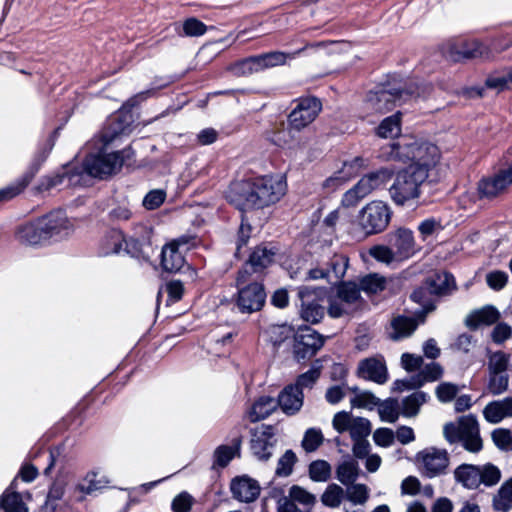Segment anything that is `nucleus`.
Listing matches in <instances>:
<instances>
[{
    "label": "nucleus",
    "mask_w": 512,
    "mask_h": 512,
    "mask_svg": "<svg viewBox=\"0 0 512 512\" xmlns=\"http://www.w3.org/2000/svg\"><path fill=\"white\" fill-rule=\"evenodd\" d=\"M360 474L358 463L353 459L341 462L336 468V478L343 485L353 484Z\"/></svg>",
    "instance_id": "58836bf2"
},
{
    "label": "nucleus",
    "mask_w": 512,
    "mask_h": 512,
    "mask_svg": "<svg viewBox=\"0 0 512 512\" xmlns=\"http://www.w3.org/2000/svg\"><path fill=\"white\" fill-rule=\"evenodd\" d=\"M430 87L420 88L416 83H411L405 89L399 90H379L371 92L368 95V106L377 113H386L391 111L397 105H402L412 99L424 96L426 90Z\"/></svg>",
    "instance_id": "20e7f679"
},
{
    "label": "nucleus",
    "mask_w": 512,
    "mask_h": 512,
    "mask_svg": "<svg viewBox=\"0 0 512 512\" xmlns=\"http://www.w3.org/2000/svg\"><path fill=\"white\" fill-rule=\"evenodd\" d=\"M509 377L505 373L489 374L488 390L492 395H500L508 388Z\"/></svg>",
    "instance_id": "e2e57ef3"
},
{
    "label": "nucleus",
    "mask_w": 512,
    "mask_h": 512,
    "mask_svg": "<svg viewBox=\"0 0 512 512\" xmlns=\"http://www.w3.org/2000/svg\"><path fill=\"white\" fill-rule=\"evenodd\" d=\"M429 395L423 391H416L402 400V414L405 417L416 416L420 407L426 403Z\"/></svg>",
    "instance_id": "79ce46f5"
},
{
    "label": "nucleus",
    "mask_w": 512,
    "mask_h": 512,
    "mask_svg": "<svg viewBox=\"0 0 512 512\" xmlns=\"http://www.w3.org/2000/svg\"><path fill=\"white\" fill-rule=\"evenodd\" d=\"M417 328L415 319L406 316H397L391 321L390 338L392 340H400L412 335Z\"/></svg>",
    "instance_id": "c9c22d12"
},
{
    "label": "nucleus",
    "mask_w": 512,
    "mask_h": 512,
    "mask_svg": "<svg viewBox=\"0 0 512 512\" xmlns=\"http://www.w3.org/2000/svg\"><path fill=\"white\" fill-rule=\"evenodd\" d=\"M124 241L125 237L120 230L111 229L101 239L99 246L100 255L109 256L118 254L122 249Z\"/></svg>",
    "instance_id": "72a5a7b5"
},
{
    "label": "nucleus",
    "mask_w": 512,
    "mask_h": 512,
    "mask_svg": "<svg viewBox=\"0 0 512 512\" xmlns=\"http://www.w3.org/2000/svg\"><path fill=\"white\" fill-rule=\"evenodd\" d=\"M276 251L274 246L268 244H260L255 247L246 264L239 270L236 282L240 285L253 280V274L262 273L264 269L273 263Z\"/></svg>",
    "instance_id": "6e6552de"
},
{
    "label": "nucleus",
    "mask_w": 512,
    "mask_h": 512,
    "mask_svg": "<svg viewBox=\"0 0 512 512\" xmlns=\"http://www.w3.org/2000/svg\"><path fill=\"white\" fill-rule=\"evenodd\" d=\"M326 46V42H317V43H311L306 44L303 48L298 49L291 53H285L281 51H271L267 53H263L260 55H256L260 71H263L265 69L274 68L277 66L285 65L287 60L295 59L297 56H299L303 51H305L308 48H317V47H324Z\"/></svg>",
    "instance_id": "6ab92c4d"
},
{
    "label": "nucleus",
    "mask_w": 512,
    "mask_h": 512,
    "mask_svg": "<svg viewBox=\"0 0 512 512\" xmlns=\"http://www.w3.org/2000/svg\"><path fill=\"white\" fill-rule=\"evenodd\" d=\"M386 279L376 273H371L359 279V291L362 290L368 294H376L385 289Z\"/></svg>",
    "instance_id": "3c124183"
},
{
    "label": "nucleus",
    "mask_w": 512,
    "mask_h": 512,
    "mask_svg": "<svg viewBox=\"0 0 512 512\" xmlns=\"http://www.w3.org/2000/svg\"><path fill=\"white\" fill-rule=\"evenodd\" d=\"M512 185V164L497 173L483 177L477 184V194L481 200H494L505 194Z\"/></svg>",
    "instance_id": "1a4fd4ad"
},
{
    "label": "nucleus",
    "mask_w": 512,
    "mask_h": 512,
    "mask_svg": "<svg viewBox=\"0 0 512 512\" xmlns=\"http://www.w3.org/2000/svg\"><path fill=\"white\" fill-rule=\"evenodd\" d=\"M1 512H28L22 496L18 492L5 491L0 497Z\"/></svg>",
    "instance_id": "37998d69"
},
{
    "label": "nucleus",
    "mask_w": 512,
    "mask_h": 512,
    "mask_svg": "<svg viewBox=\"0 0 512 512\" xmlns=\"http://www.w3.org/2000/svg\"><path fill=\"white\" fill-rule=\"evenodd\" d=\"M416 143V140H404L402 142H394L392 143L389 148L390 152L388 153V157L391 160H398V161H411L413 158V150L412 147H414V144Z\"/></svg>",
    "instance_id": "49530a36"
},
{
    "label": "nucleus",
    "mask_w": 512,
    "mask_h": 512,
    "mask_svg": "<svg viewBox=\"0 0 512 512\" xmlns=\"http://www.w3.org/2000/svg\"><path fill=\"white\" fill-rule=\"evenodd\" d=\"M392 214L393 212L387 203L374 200L360 210L358 223L366 235L378 234L388 227Z\"/></svg>",
    "instance_id": "423d86ee"
},
{
    "label": "nucleus",
    "mask_w": 512,
    "mask_h": 512,
    "mask_svg": "<svg viewBox=\"0 0 512 512\" xmlns=\"http://www.w3.org/2000/svg\"><path fill=\"white\" fill-rule=\"evenodd\" d=\"M378 413L382 421L395 423L400 415L398 401L391 398L383 402L380 400V404H378Z\"/></svg>",
    "instance_id": "603ef678"
},
{
    "label": "nucleus",
    "mask_w": 512,
    "mask_h": 512,
    "mask_svg": "<svg viewBox=\"0 0 512 512\" xmlns=\"http://www.w3.org/2000/svg\"><path fill=\"white\" fill-rule=\"evenodd\" d=\"M295 107L288 115L289 132H300L317 118L322 110V103L316 97H302L295 101Z\"/></svg>",
    "instance_id": "0eeeda50"
},
{
    "label": "nucleus",
    "mask_w": 512,
    "mask_h": 512,
    "mask_svg": "<svg viewBox=\"0 0 512 512\" xmlns=\"http://www.w3.org/2000/svg\"><path fill=\"white\" fill-rule=\"evenodd\" d=\"M401 132V112L385 118L377 128L378 136L382 138H393Z\"/></svg>",
    "instance_id": "09e8293b"
},
{
    "label": "nucleus",
    "mask_w": 512,
    "mask_h": 512,
    "mask_svg": "<svg viewBox=\"0 0 512 512\" xmlns=\"http://www.w3.org/2000/svg\"><path fill=\"white\" fill-rule=\"evenodd\" d=\"M493 507L500 512H508L512 508V478L501 485L493 498Z\"/></svg>",
    "instance_id": "c03bdc74"
},
{
    "label": "nucleus",
    "mask_w": 512,
    "mask_h": 512,
    "mask_svg": "<svg viewBox=\"0 0 512 512\" xmlns=\"http://www.w3.org/2000/svg\"><path fill=\"white\" fill-rule=\"evenodd\" d=\"M18 238L29 245H37L44 240L49 239L41 227L40 220L22 226L18 231Z\"/></svg>",
    "instance_id": "f704fd0d"
},
{
    "label": "nucleus",
    "mask_w": 512,
    "mask_h": 512,
    "mask_svg": "<svg viewBox=\"0 0 512 512\" xmlns=\"http://www.w3.org/2000/svg\"><path fill=\"white\" fill-rule=\"evenodd\" d=\"M309 476L315 482H325L331 476V465L325 460H316L309 465Z\"/></svg>",
    "instance_id": "864d4df0"
},
{
    "label": "nucleus",
    "mask_w": 512,
    "mask_h": 512,
    "mask_svg": "<svg viewBox=\"0 0 512 512\" xmlns=\"http://www.w3.org/2000/svg\"><path fill=\"white\" fill-rule=\"evenodd\" d=\"M66 488V481L64 479H56L49 487L46 501L41 507L42 512H55L58 507V502L62 499Z\"/></svg>",
    "instance_id": "e433bc0d"
},
{
    "label": "nucleus",
    "mask_w": 512,
    "mask_h": 512,
    "mask_svg": "<svg viewBox=\"0 0 512 512\" xmlns=\"http://www.w3.org/2000/svg\"><path fill=\"white\" fill-rule=\"evenodd\" d=\"M487 422L497 424L504 418L512 417V397L488 403L483 410Z\"/></svg>",
    "instance_id": "a878e982"
},
{
    "label": "nucleus",
    "mask_w": 512,
    "mask_h": 512,
    "mask_svg": "<svg viewBox=\"0 0 512 512\" xmlns=\"http://www.w3.org/2000/svg\"><path fill=\"white\" fill-rule=\"evenodd\" d=\"M241 438L233 439L232 445H221L214 452L215 464L220 467H226L229 462L239 453Z\"/></svg>",
    "instance_id": "a18cd8bd"
},
{
    "label": "nucleus",
    "mask_w": 512,
    "mask_h": 512,
    "mask_svg": "<svg viewBox=\"0 0 512 512\" xmlns=\"http://www.w3.org/2000/svg\"><path fill=\"white\" fill-rule=\"evenodd\" d=\"M104 147L102 145L97 153L89 154L83 161L84 171L92 177L103 179L116 173L122 167L124 159L130 157V148L106 153Z\"/></svg>",
    "instance_id": "39448f33"
},
{
    "label": "nucleus",
    "mask_w": 512,
    "mask_h": 512,
    "mask_svg": "<svg viewBox=\"0 0 512 512\" xmlns=\"http://www.w3.org/2000/svg\"><path fill=\"white\" fill-rule=\"evenodd\" d=\"M357 374L360 378L384 384L388 380L387 367L382 356L370 357L359 362Z\"/></svg>",
    "instance_id": "dca6fc26"
},
{
    "label": "nucleus",
    "mask_w": 512,
    "mask_h": 512,
    "mask_svg": "<svg viewBox=\"0 0 512 512\" xmlns=\"http://www.w3.org/2000/svg\"><path fill=\"white\" fill-rule=\"evenodd\" d=\"M271 433L264 431L261 435H255L251 440V450L259 460H268L272 455L273 444L269 441Z\"/></svg>",
    "instance_id": "a19ab883"
},
{
    "label": "nucleus",
    "mask_w": 512,
    "mask_h": 512,
    "mask_svg": "<svg viewBox=\"0 0 512 512\" xmlns=\"http://www.w3.org/2000/svg\"><path fill=\"white\" fill-rule=\"evenodd\" d=\"M412 163L408 167L424 168L428 173L429 167L434 165L439 157V151L436 145L428 142H418L412 147Z\"/></svg>",
    "instance_id": "412c9836"
},
{
    "label": "nucleus",
    "mask_w": 512,
    "mask_h": 512,
    "mask_svg": "<svg viewBox=\"0 0 512 512\" xmlns=\"http://www.w3.org/2000/svg\"><path fill=\"white\" fill-rule=\"evenodd\" d=\"M304 395L297 386L287 385L279 394L277 403L287 415L296 414L303 405Z\"/></svg>",
    "instance_id": "b1692460"
},
{
    "label": "nucleus",
    "mask_w": 512,
    "mask_h": 512,
    "mask_svg": "<svg viewBox=\"0 0 512 512\" xmlns=\"http://www.w3.org/2000/svg\"><path fill=\"white\" fill-rule=\"evenodd\" d=\"M297 457L292 450H287L278 460L276 474L278 476H289L293 471V466L296 463Z\"/></svg>",
    "instance_id": "338daca9"
},
{
    "label": "nucleus",
    "mask_w": 512,
    "mask_h": 512,
    "mask_svg": "<svg viewBox=\"0 0 512 512\" xmlns=\"http://www.w3.org/2000/svg\"><path fill=\"white\" fill-rule=\"evenodd\" d=\"M276 408V401L269 396L260 397L251 407L249 411V419L251 422H258L268 417Z\"/></svg>",
    "instance_id": "4c0bfd02"
},
{
    "label": "nucleus",
    "mask_w": 512,
    "mask_h": 512,
    "mask_svg": "<svg viewBox=\"0 0 512 512\" xmlns=\"http://www.w3.org/2000/svg\"><path fill=\"white\" fill-rule=\"evenodd\" d=\"M269 341L275 346H280L286 340L295 337V331L292 326L287 324H274L266 330Z\"/></svg>",
    "instance_id": "de8ad7c7"
},
{
    "label": "nucleus",
    "mask_w": 512,
    "mask_h": 512,
    "mask_svg": "<svg viewBox=\"0 0 512 512\" xmlns=\"http://www.w3.org/2000/svg\"><path fill=\"white\" fill-rule=\"evenodd\" d=\"M415 460L420 472L428 478L444 474L449 464L447 451L435 447H428L419 451Z\"/></svg>",
    "instance_id": "f8f14e48"
},
{
    "label": "nucleus",
    "mask_w": 512,
    "mask_h": 512,
    "mask_svg": "<svg viewBox=\"0 0 512 512\" xmlns=\"http://www.w3.org/2000/svg\"><path fill=\"white\" fill-rule=\"evenodd\" d=\"M325 295V289L303 286L298 289L301 301V318L309 323H318L325 314V308L320 303Z\"/></svg>",
    "instance_id": "9d476101"
},
{
    "label": "nucleus",
    "mask_w": 512,
    "mask_h": 512,
    "mask_svg": "<svg viewBox=\"0 0 512 512\" xmlns=\"http://www.w3.org/2000/svg\"><path fill=\"white\" fill-rule=\"evenodd\" d=\"M344 497V490L337 484H330L324 491L321 501L328 507H338Z\"/></svg>",
    "instance_id": "6e6d98bb"
},
{
    "label": "nucleus",
    "mask_w": 512,
    "mask_h": 512,
    "mask_svg": "<svg viewBox=\"0 0 512 512\" xmlns=\"http://www.w3.org/2000/svg\"><path fill=\"white\" fill-rule=\"evenodd\" d=\"M443 434L450 444H461L471 453H478L483 448L479 423L472 414L463 415L454 422L446 423Z\"/></svg>",
    "instance_id": "f03ea898"
},
{
    "label": "nucleus",
    "mask_w": 512,
    "mask_h": 512,
    "mask_svg": "<svg viewBox=\"0 0 512 512\" xmlns=\"http://www.w3.org/2000/svg\"><path fill=\"white\" fill-rule=\"evenodd\" d=\"M230 489L233 497L240 502H253L260 494V486L258 482L247 476L233 479Z\"/></svg>",
    "instance_id": "4be33fe9"
},
{
    "label": "nucleus",
    "mask_w": 512,
    "mask_h": 512,
    "mask_svg": "<svg viewBox=\"0 0 512 512\" xmlns=\"http://www.w3.org/2000/svg\"><path fill=\"white\" fill-rule=\"evenodd\" d=\"M99 472L97 470L88 471L79 481L75 484L73 490L79 494V501L85 499L86 496L92 495L97 491L105 488L110 480L106 476L98 478Z\"/></svg>",
    "instance_id": "5701e85b"
},
{
    "label": "nucleus",
    "mask_w": 512,
    "mask_h": 512,
    "mask_svg": "<svg viewBox=\"0 0 512 512\" xmlns=\"http://www.w3.org/2000/svg\"><path fill=\"white\" fill-rule=\"evenodd\" d=\"M480 474H481V484H484L487 487L496 485L501 478L500 470L493 464H485L483 466H479Z\"/></svg>",
    "instance_id": "680f3d73"
},
{
    "label": "nucleus",
    "mask_w": 512,
    "mask_h": 512,
    "mask_svg": "<svg viewBox=\"0 0 512 512\" xmlns=\"http://www.w3.org/2000/svg\"><path fill=\"white\" fill-rule=\"evenodd\" d=\"M500 313L493 306H486L479 310L470 313L466 319L465 324L470 329H477L481 325H492L498 321Z\"/></svg>",
    "instance_id": "c85d7f7f"
},
{
    "label": "nucleus",
    "mask_w": 512,
    "mask_h": 512,
    "mask_svg": "<svg viewBox=\"0 0 512 512\" xmlns=\"http://www.w3.org/2000/svg\"><path fill=\"white\" fill-rule=\"evenodd\" d=\"M328 314L332 318H340L345 316H351L356 311H354L351 307H348L347 304L335 294L331 297L329 301Z\"/></svg>",
    "instance_id": "13d9d810"
},
{
    "label": "nucleus",
    "mask_w": 512,
    "mask_h": 512,
    "mask_svg": "<svg viewBox=\"0 0 512 512\" xmlns=\"http://www.w3.org/2000/svg\"><path fill=\"white\" fill-rule=\"evenodd\" d=\"M410 297L412 301L419 304L422 307L423 311L426 313L431 312L435 309L436 302L438 299L431 291L430 287L426 284V282H424L423 285L415 289Z\"/></svg>",
    "instance_id": "ea45409f"
},
{
    "label": "nucleus",
    "mask_w": 512,
    "mask_h": 512,
    "mask_svg": "<svg viewBox=\"0 0 512 512\" xmlns=\"http://www.w3.org/2000/svg\"><path fill=\"white\" fill-rule=\"evenodd\" d=\"M238 284V292L235 305L241 313L251 314L262 309L266 299V293L261 283L256 278L251 283Z\"/></svg>",
    "instance_id": "9b49d317"
},
{
    "label": "nucleus",
    "mask_w": 512,
    "mask_h": 512,
    "mask_svg": "<svg viewBox=\"0 0 512 512\" xmlns=\"http://www.w3.org/2000/svg\"><path fill=\"white\" fill-rule=\"evenodd\" d=\"M386 239L396 254L397 261L406 260L416 252L413 232L407 228L401 227L388 233Z\"/></svg>",
    "instance_id": "4468645a"
},
{
    "label": "nucleus",
    "mask_w": 512,
    "mask_h": 512,
    "mask_svg": "<svg viewBox=\"0 0 512 512\" xmlns=\"http://www.w3.org/2000/svg\"><path fill=\"white\" fill-rule=\"evenodd\" d=\"M336 295L356 312L364 305L358 285L354 282H341L337 287Z\"/></svg>",
    "instance_id": "c756f323"
},
{
    "label": "nucleus",
    "mask_w": 512,
    "mask_h": 512,
    "mask_svg": "<svg viewBox=\"0 0 512 512\" xmlns=\"http://www.w3.org/2000/svg\"><path fill=\"white\" fill-rule=\"evenodd\" d=\"M323 442V435L320 430L310 428L305 432L302 440V447L306 452L315 451Z\"/></svg>",
    "instance_id": "774afa93"
},
{
    "label": "nucleus",
    "mask_w": 512,
    "mask_h": 512,
    "mask_svg": "<svg viewBox=\"0 0 512 512\" xmlns=\"http://www.w3.org/2000/svg\"><path fill=\"white\" fill-rule=\"evenodd\" d=\"M425 282L437 298L449 295L456 290L455 278L447 272L436 273L428 277Z\"/></svg>",
    "instance_id": "cd10ccee"
},
{
    "label": "nucleus",
    "mask_w": 512,
    "mask_h": 512,
    "mask_svg": "<svg viewBox=\"0 0 512 512\" xmlns=\"http://www.w3.org/2000/svg\"><path fill=\"white\" fill-rule=\"evenodd\" d=\"M287 498H291L293 503H299L303 506L310 507L315 503V497L300 486L293 485L289 490Z\"/></svg>",
    "instance_id": "69168bd1"
},
{
    "label": "nucleus",
    "mask_w": 512,
    "mask_h": 512,
    "mask_svg": "<svg viewBox=\"0 0 512 512\" xmlns=\"http://www.w3.org/2000/svg\"><path fill=\"white\" fill-rule=\"evenodd\" d=\"M286 192V183L271 176L237 181L230 185L227 200L241 211L263 209L278 202Z\"/></svg>",
    "instance_id": "f257e3e1"
},
{
    "label": "nucleus",
    "mask_w": 512,
    "mask_h": 512,
    "mask_svg": "<svg viewBox=\"0 0 512 512\" xmlns=\"http://www.w3.org/2000/svg\"><path fill=\"white\" fill-rule=\"evenodd\" d=\"M324 337L310 327H302L294 337L293 354L297 361L313 357L323 346Z\"/></svg>",
    "instance_id": "ddd939ff"
},
{
    "label": "nucleus",
    "mask_w": 512,
    "mask_h": 512,
    "mask_svg": "<svg viewBox=\"0 0 512 512\" xmlns=\"http://www.w3.org/2000/svg\"><path fill=\"white\" fill-rule=\"evenodd\" d=\"M369 254L377 261L390 264L397 261L396 254L393 253L391 245H376L370 248Z\"/></svg>",
    "instance_id": "0e129e2a"
},
{
    "label": "nucleus",
    "mask_w": 512,
    "mask_h": 512,
    "mask_svg": "<svg viewBox=\"0 0 512 512\" xmlns=\"http://www.w3.org/2000/svg\"><path fill=\"white\" fill-rule=\"evenodd\" d=\"M428 173L424 168L407 167L397 173L389 188L392 201L398 206H404L411 200L419 198L420 187L427 180Z\"/></svg>",
    "instance_id": "7ed1b4c3"
},
{
    "label": "nucleus",
    "mask_w": 512,
    "mask_h": 512,
    "mask_svg": "<svg viewBox=\"0 0 512 512\" xmlns=\"http://www.w3.org/2000/svg\"><path fill=\"white\" fill-rule=\"evenodd\" d=\"M323 264L329 273V283L336 284L344 278L349 266V258L343 253H333Z\"/></svg>",
    "instance_id": "bb28decb"
},
{
    "label": "nucleus",
    "mask_w": 512,
    "mask_h": 512,
    "mask_svg": "<svg viewBox=\"0 0 512 512\" xmlns=\"http://www.w3.org/2000/svg\"><path fill=\"white\" fill-rule=\"evenodd\" d=\"M46 154L42 153L38 155L28 170L19 178L15 183L6 186L5 188L0 190V202L8 201L17 195H19L24 189L28 186V184L32 181L35 174L38 172L40 165L46 159Z\"/></svg>",
    "instance_id": "a211bd4d"
},
{
    "label": "nucleus",
    "mask_w": 512,
    "mask_h": 512,
    "mask_svg": "<svg viewBox=\"0 0 512 512\" xmlns=\"http://www.w3.org/2000/svg\"><path fill=\"white\" fill-rule=\"evenodd\" d=\"M373 191L370 183L363 176L351 189L344 193L341 203L347 208L354 207Z\"/></svg>",
    "instance_id": "473e14b6"
},
{
    "label": "nucleus",
    "mask_w": 512,
    "mask_h": 512,
    "mask_svg": "<svg viewBox=\"0 0 512 512\" xmlns=\"http://www.w3.org/2000/svg\"><path fill=\"white\" fill-rule=\"evenodd\" d=\"M361 162L362 160L360 158H355L351 162H345L340 170L336 171L323 182V187L329 190L337 189L358 174Z\"/></svg>",
    "instance_id": "393cba45"
},
{
    "label": "nucleus",
    "mask_w": 512,
    "mask_h": 512,
    "mask_svg": "<svg viewBox=\"0 0 512 512\" xmlns=\"http://www.w3.org/2000/svg\"><path fill=\"white\" fill-rule=\"evenodd\" d=\"M457 482L468 489H476L481 484V474L479 466L472 464H462L454 471Z\"/></svg>",
    "instance_id": "2f4dec72"
},
{
    "label": "nucleus",
    "mask_w": 512,
    "mask_h": 512,
    "mask_svg": "<svg viewBox=\"0 0 512 512\" xmlns=\"http://www.w3.org/2000/svg\"><path fill=\"white\" fill-rule=\"evenodd\" d=\"M136 228L139 230V235L135 234L128 240L125 239V251L132 257L149 258V250L151 249V231L141 224Z\"/></svg>",
    "instance_id": "aec40b11"
},
{
    "label": "nucleus",
    "mask_w": 512,
    "mask_h": 512,
    "mask_svg": "<svg viewBox=\"0 0 512 512\" xmlns=\"http://www.w3.org/2000/svg\"><path fill=\"white\" fill-rule=\"evenodd\" d=\"M347 499L354 505H364L369 499V489L365 484H350Z\"/></svg>",
    "instance_id": "4d7b16f0"
},
{
    "label": "nucleus",
    "mask_w": 512,
    "mask_h": 512,
    "mask_svg": "<svg viewBox=\"0 0 512 512\" xmlns=\"http://www.w3.org/2000/svg\"><path fill=\"white\" fill-rule=\"evenodd\" d=\"M182 250L172 243L166 244L161 251V265L167 272H177L185 264Z\"/></svg>",
    "instance_id": "7c9ffc66"
},
{
    "label": "nucleus",
    "mask_w": 512,
    "mask_h": 512,
    "mask_svg": "<svg viewBox=\"0 0 512 512\" xmlns=\"http://www.w3.org/2000/svg\"><path fill=\"white\" fill-rule=\"evenodd\" d=\"M491 437L498 449L502 451L512 450V433L509 429L497 428L492 431Z\"/></svg>",
    "instance_id": "052dcab7"
},
{
    "label": "nucleus",
    "mask_w": 512,
    "mask_h": 512,
    "mask_svg": "<svg viewBox=\"0 0 512 512\" xmlns=\"http://www.w3.org/2000/svg\"><path fill=\"white\" fill-rule=\"evenodd\" d=\"M443 369L440 364L431 362L427 364L417 375L413 376L414 386H423L426 382H433L441 378Z\"/></svg>",
    "instance_id": "8fccbe9b"
},
{
    "label": "nucleus",
    "mask_w": 512,
    "mask_h": 512,
    "mask_svg": "<svg viewBox=\"0 0 512 512\" xmlns=\"http://www.w3.org/2000/svg\"><path fill=\"white\" fill-rule=\"evenodd\" d=\"M44 233L49 238H63L68 236L73 230V225L66 214L61 211H52L49 214L39 218Z\"/></svg>",
    "instance_id": "2eb2a0df"
},
{
    "label": "nucleus",
    "mask_w": 512,
    "mask_h": 512,
    "mask_svg": "<svg viewBox=\"0 0 512 512\" xmlns=\"http://www.w3.org/2000/svg\"><path fill=\"white\" fill-rule=\"evenodd\" d=\"M130 124L131 116L124 115L122 112L109 117L99 134V139L103 146H107L119 136L128 133Z\"/></svg>",
    "instance_id": "f3484780"
},
{
    "label": "nucleus",
    "mask_w": 512,
    "mask_h": 512,
    "mask_svg": "<svg viewBox=\"0 0 512 512\" xmlns=\"http://www.w3.org/2000/svg\"><path fill=\"white\" fill-rule=\"evenodd\" d=\"M232 70L238 76L250 75L260 72L258 60L256 56L243 59L233 65Z\"/></svg>",
    "instance_id": "bf43d9fd"
},
{
    "label": "nucleus",
    "mask_w": 512,
    "mask_h": 512,
    "mask_svg": "<svg viewBox=\"0 0 512 512\" xmlns=\"http://www.w3.org/2000/svg\"><path fill=\"white\" fill-rule=\"evenodd\" d=\"M371 423L363 417H354L349 430L352 440L366 439L371 433Z\"/></svg>",
    "instance_id": "5fc2aeb1"
}]
</instances>
